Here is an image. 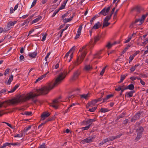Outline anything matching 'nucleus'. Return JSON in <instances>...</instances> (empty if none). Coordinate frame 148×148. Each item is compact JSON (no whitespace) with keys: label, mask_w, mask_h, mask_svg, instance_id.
Returning <instances> with one entry per match:
<instances>
[{"label":"nucleus","mask_w":148,"mask_h":148,"mask_svg":"<svg viewBox=\"0 0 148 148\" xmlns=\"http://www.w3.org/2000/svg\"><path fill=\"white\" fill-rule=\"evenodd\" d=\"M56 86V79L54 83H49L40 88L36 89L35 91L36 93L33 94L32 92H30L27 96L23 95H20L16 98H14L3 102H0V108L3 106L5 108H6L8 104H9L14 105L21 102H25L31 99H32V101L34 103H36L37 100L36 99H34V98L41 95H47Z\"/></svg>","instance_id":"1"},{"label":"nucleus","mask_w":148,"mask_h":148,"mask_svg":"<svg viewBox=\"0 0 148 148\" xmlns=\"http://www.w3.org/2000/svg\"><path fill=\"white\" fill-rule=\"evenodd\" d=\"M86 53L87 51H84V52L81 53L80 59L79 58H77L76 60L74 62L73 64L75 66H77L81 63L83 60Z\"/></svg>","instance_id":"2"},{"label":"nucleus","mask_w":148,"mask_h":148,"mask_svg":"<svg viewBox=\"0 0 148 148\" xmlns=\"http://www.w3.org/2000/svg\"><path fill=\"white\" fill-rule=\"evenodd\" d=\"M111 6H110L106 8L105 7L99 13V14H102V15L105 16L107 15L108 13L110 10Z\"/></svg>","instance_id":"3"},{"label":"nucleus","mask_w":148,"mask_h":148,"mask_svg":"<svg viewBox=\"0 0 148 148\" xmlns=\"http://www.w3.org/2000/svg\"><path fill=\"white\" fill-rule=\"evenodd\" d=\"M95 137V136H93L89 137L88 138L82 140V143H88L92 142L93 140Z\"/></svg>","instance_id":"4"},{"label":"nucleus","mask_w":148,"mask_h":148,"mask_svg":"<svg viewBox=\"0 0 148 148\" xmlns=\"http://www.w3.org/2000/svg\"><path fill=\"white\" fill-rule=\"evenodd\" d=\"M140 124V123L137 122L136 123L135 126L136 127L138 126V128L136 130V131L137 133H141L142 134V133L143 132L144 130L143 128L141 126H139Z\"/></svg>","instance_id":"5"},{"label":"nucleus","mask_w":148,"mask_h":148,"mask_svg":"<svg viewBox=\"0 0 148 148\" xmlns=\"http://www.w3.org/2000/svg\"><path fill=\"white\" fill-rule=\"evenodd\" d=\"M80 74L79 71V70H77L74 73L73 75L71 78V79L72 80H75L78 77Z\"/></svg>","instance_id":"6"},{"label":"nucleus","mask_w":148,"mask_h":148,"mask_svg":"<svg viewBox=\"0 0 148 148\" xmlns=\"http://www.w3.org/2000/svg\"><path fill=\"white\" fill-rule=\"evenodd\" d=\"M50 115L49 112H45L41 115V120H44L46 118L48 117Z\"/></svg>","instance_id":"7"},{"label":"nucleus","mask_w":148,"mask_h":148,"mask_svg":"<svg viewBox=\"0 0 148 148\" xmlns=\"http://www.w3.org/2000/svg\"><path fill=\"white\" fill-rule=\"evenodd\" d=\"M143 23H142L140 22V18L136 19L132 23L131 25L133 26V25L135 24H136V25H140L142 24Z\"/></svg>","instance_id":"8"},{"label":"nucleus","mask_w":148,"mask_h":148,"mask_svg":"<svg viewBox=\"0 0 148 148\" xmlns=\"http://www.w3.org/2000/svg\"><path fill=\"white\" fill-rule=\"evenodd\" d=\"M33 17V16H30L27 19L25 20L24 22L21 23V25L22 26L25 25V26L27 25H28V24L29 22L30 19L32 18Z\"/></svg>","instance_id":"9"},{"label":"nucleus","mask_w":148,"mask_h":148,"mask_svg":"<svg viewBox=\"0 0 148 148\" xmlns=\"http://www.w3.org/2000/svg\"><path fill=\"white\" fill-rule=\"evenodd\" d=\"M16 21H14V22H9L8 23L7 25V28H9L10 29L13 26L14 24L16 23Z\"/></svg>","instance_id":"10"},{"label":"nucleus","mask_w":148,"mask_h":148,"mask_svg":"<svg viewBox=\"0 0 148 148\" xmlns=\"http://www.w3.org/2000/svg\"><path fill=\"white\" fill-rule=\"evenodd\" d=\"M48 73H46L38 77L35 82V83H36L37 82L42 80L43 78L45 77Z\"/></svg>","instance_id":"11"},{"label":"nucleus","mask_w":148,"mask_h":148,"mask_svg":"<svg viewBox=\"0 0 148 148\" xmlns=\"http://www.w3.org/2000/svg\"><path fill=\"white\" fill-rule=\"evenodd\" d=\"M135 92L134 90H131L129 92H127L125 94V96L127 97H132L133 94Z\"/></svg>","instance_id":"12"},{"label":"nucleus","mask_w":148,"mask_h":148,"mask_svg":"<svg viewBox=\"0 0 148 148\" xmlns=\"http://www.w3.org/2000/svg\"><path fill=\"white\" fill-rule=\"evenodd\" d=\"M80 98L81 99H84L86 100L88 99V97L90 96V94L88 93L87 94H82V95H80Z\"/></svg>","instance_id":"13"},{"label":"nucleus","mask_w":148,"mask_h":148,"mask_svg":"<svg viewBox=\"0 0 148 148\" xmlns=\"http://www.w3.org/2000/svg\"><path fill=\"white\" fill-rule=\"evenodd\" d=\"M101 26V25L100 24V23L99 22H98L97 23L93 26L92 27L93 29H97L99 27H100Z\"/></svg>","instance_id":"14"},{"label":"nucleus","mask_w":148,"mask_h":148,"mask_svg":"<svg viewBox=\"0 0 148 148\" xmlns=\"http://www.w3.org/2000/svg\"><path fill=\"white\" fill-rule=\"evenodd\" d=\"M96 121V120L95 119V118H94V119H87V120L85 122H86V124H92V123H93V122H94L95 121Z\"/></svg>","instance_id":"15"},{"label":"nucleus","mask_w":148,"mask_h":148,"mask_svg":"<svg viewBox=\"0 0 148 148\" xmlns=\"http://www.w3.org/2000/svg\"><path fill=\"white\" fill-rule=\"evenodd\" d=\"M101 37V35H99V34L97 35V36H95L94 38V45H95L96 42L98 41Z\"/></svg>","instance_id":"16"},{"label":"nucleus","mask_w":148,"mask_h":148,"mask_svg":"<svg viewBox=\"0 0 148 148\" xmlns=\"http://www.w3.org/2000/svg\"><path fill=\"white\" fill-rule=\"evenodd\" d=\"M113 95L112 94L108 95H107L106 98L103 99V101L102 102L104 103L105 102L107 99H109L111 97H113Z\"/></svg>","instance_id":"17"},{"label":"nucleus","mask_w":148,"mask_h":148,"mask_svg":"<svg viewBox=\"0 0 148 148\" xmlns=\"http://www.w3.org/2000/svg\"><path fill=\"white\" fill-rule=\"evenodd\" d=\"M148 15V13H147L143 15L142 16L140 19V22L142 23H143L146 17Z\"/></svg>","instance_id":"18"},{"label":"nucleus","mask_w":148,"mask_h":148,"mask_svg":"<svg viewBox=\"0 0 148 148\" xmlns=\"http://www.w3.org/2000/svg\"><path fill=\"white\" fill-rule=\"evenodd\" d=\"M75 46L73 47L69 51L67 52L66 54H65V57H64V58H65V57H67L68 56H69V53L72 52V51H74L75 50Z\"/></svg>","instance_id":"19"},{"label":"nucleus","mask_w":148,"mask_h":148,"mask_svg":"<svg viewBox=\"0 0 148 148\" xmlns=\"http://www.w3.org/2000/svg\"><path fill=\"white\" fill-rule=\"evenodd\" d=\"M97 103V101L95 99L92 100L91 101L88 102V104L89 106H94L95 103Z\"/></svg>","instance_id":"20"},{"label":"nucleus","mask_w":148,"mask_h":148,"mask_svg":"<svg viewBox=\"0 0 148 148\" xmlns=\"http://www.w3.org/2000/svg\"><path fill=\"white\" fill-rule=\"evenodd\" d=\"M37 53L36 52H34L32 53H30L28 54L29 56L33 58H34L36 56Z\"/></svg>","instance_id":"21"},{"label":"nucleus","mask_w":148,"mask_h":148,"mask_svg":"<svg viewBox=\"0 0 148 148\" xmlns=\"http://www.w3.org/2000/svg\"><path fill=\"white\" fill-rule=\"evenodd\" d=\"M142 134L141 133H137V136L135 139V141L136 142L138 140L142 137Z\"/></svg>","instance_id":"22"},{"label":"nucleus","mask_w":148,"mask_h":148,"mask_svg":"<svg viewBox=\"0 0 148 148\" xmlns=\"http://www.w3.org/2000/svg\"><path fill=\"white\" fill-rule=\"evenodd\" d=\"M92 69V66L89 65H86L84 67V69L86 71H90Z\"/></svg>","instance_id":"23"},{"label":"nucleus","mask_w":148,"mask_h":148,"mask_svg":"<svg viewBox=\"0 0 148 148\" xmlns=\"http://www.w3.org/2000/svg\"><path fill=\"white\" fill-rule=\"evenodd\" d=\"M67 2V1H64L63 3L60 6V8H59L58 10L60 11V10H61L64 9Z\"/></svg>","instance_id":"24"},{"label":"nucleus","mask_w":148,"mask_h":148,"mask_svg":"<svg viewBox=\"0 0 148 148\" xmlns=\"http://www.w3.org/2000/svg\"><path fill=\"white\" fill-rule=\"evenodd\" d=\"M13 75H11L10 77L9 78L8 82H7V84L8 85L10 84L11 82L13 80Z\"/></svg>","instance_id":"25"},{"label":"nucleus","mask_w":148,"mask_h":148,"mask_svg":"<svg viewBox=\"0 0 148 148\" xmlns=\"http://www.w3.org/2000/svg\"><path fill=\"white\" fill-rule=\"evenodd\" d=\"M125 88L126 89H129L130 90H133L134 88V86L133 84H131L126 87Z\"/></svg>","instance_id":"26"},{"label":"nucleus","mask_w":148,"mask_h":148,"mask_svg":"<svg viewBox=\"0 0 148 148\" xmlns=\"http://www.w3.org/2000/svg\"><path fill=\"white\" fill-rule=\"evenodd\" d=\"M98 16L97 15H95L90 20V22L91 25H92V24H93V21Z\"/></svg>","instance_id":"27"},{"label":"nucleus","mask_w":148,"mask_h":148,"mask_svg":"<svg viewBox=\"0 0 148 148\" xmlns=\"http://www.w3.org/2000/svg\"><path fill=\"white\" fill-rule=\"evenodd\" d=\"M141 112H138L134 115V117L137 120L139 119L140 116V115H141Z\"/></svg>","instance_id":"28"},{"label":"nucleus","mask_w":148,"mask_h":148,"mask_svg":"<svg viewBox=\"0 0 148 148\" xmlns=\"http://www.w3.org/2000/svg\"><path fill=\"white\" fill-rule=\"evenodd\" d=\"M109 111V110L108 108H102L100 110V111L101 113H105Z\"/></svg>","instance_id":"29"},{"label":"nucleus","mask_w":148,"mask_h":148,"mask_svg":"<svg viewBox=\"0 0 148 148\" xmlns=\"http://www.w3.org/2000/svg\"><path fill=\"white\" fill-rule=\"evenodd\" d=\"M110 24V23L106 21H103V26L102 27L103 28V27H106L109 26Z\"/></svg>","instance_id":"30"},{"label":"nucleus","mask_w":148,"mask_h":148,"mask_svg":"<svg viewBox=\"0 0 148 148\" xmlns=\"http://www.w3.org/2000/svg\"><path fill=\"white\" fill-rule=\"evenodd\" d=\"M134 10L138 13H140L141 11L140 7L138 6L136 7Z\"/></svg>","instance_id":"31"},{"label":"nucleus","mask_w":148,"mask_h":148,"mask_svg":"<svg viewBox=\"0 0 148 148\" xmlns=\"http://www.w3.org/2000/svg\"><path fill=\"white\" fill-rule=\"evenodd\" d=\"M41 18V17H39L36 18L34 20L32 21V24L34 23L37 22L38 21H39L40 19Z\"/></svg>","instance_id":"32"},{"label":"nucleus","mask_w":148,"mask_h":148,"mask_svg":"<svg viewBox=\"0 0 148 148\" xmlns=\"http://www.w3.org/2000/svg\"><path fill=\"white\" fill-rule=\"evenodd\" d=\"M127 76V75H122L121 76L120 81L118 82V83H120L122 82Z\"/></svg>","instance_id":"33"},{"label":"nucleus","mask_w":148,"mask_h":148,"mask_svg":"<svg viewBox=\"0 0 148 148\" xmlns=\"http://www.w3.org/2000/svg\"><path fill=\"white\" fill-rule=\"evenodd\" d=\"M73 19V17H71L69 18H65L64 19V23H67L71 21Z\"/></svg>","instance_id":"34"},{"label":"nucleus","mask_w":148,"mask_h":148,"mask_svg":"<svg viewBox=\"0 0 148 148\" xmlns=\"http://www.w3.org/2000/svg\"><path fill=\"white\" fill-rule=\"evenodd\" d=\"M62 98L61 96H60L59 97L56 98L53 101V103H58V101L60 99Z\"/></svg>","instance_id":"35"},{"label":"nucleus","mask_w":148,"mask_h":148,"mask_svg":"<svg viewBox=\"0 0 148 148\" xmlns=\"http://www.w3.org/2000/svg\"><path fill=\"white\" fill-rule=\"evenodd\" d=\"M91 125V124H89L88 125L86 126L85 127H83L82 128V130L83 131L87 130L90 127Z\"/></svg>","instance_id":"36"},{"label":"nucleus","mask_w":148,"mask_h":148,"mask_svg":"<svg viewBox=\"0 0 148 148\" xmlns=\"http://www.w3.org/2000/svg\"><path fill=\"white\" fill-rule=\"evenodd\" d=\"M83 25L82 24H81L79 26L78 29L77 33H79L81 34V31L82 29V26Z\"/></svg>","instance_id":"37"},{"label":"nucleus","mask_w":148,"mask_h":148,"mask_svg":"<svg viewBox=\"0 0 148 148\" xmlns=\"http://www.w3.org/2000/svg\"><path fill=\"white\" fill-rule=\"evenodd\" d=\"M10 145V143H6L4 144L2 146H1L0 148H5L7 146Z\"/></svg>","instance_id":"38"},{"label":"nucleus","mask_w":148,"mask_h":148,"mask_svg":"<svg viewBox=\"0 0 148 148\" xmlns=\"http://www.w3.org/2000/svg\"><path fill=\"white\" fill-rule=\"evenodd\" d=\"M55 119V117L53 116L51 117H50L48 119H47L46 121V122H47L49 121H52L53 120H54Z\"/></svg>","instance_id":"39"},{"label":"nucleus","mask_w":148,"mask_h":148,"mask_svg":"<svg viewBox=\"0 0 148 148\" xmlns=\"http://www.w3.org/2000/svg\"><path fill=\"white\" fill-rule=\"evenodd\" d=\"M23 136V134L22 133H20L19 134H18L14 136V137L15 138L16 137H18L20 138L21 137Z\"/></svg>","instance_id":"40"},{"label":"nucleus","mask_w":148,"mask_h":148,"mask_svg":"<svg viewBox=\"0 0 148 148\" xmlns=\"http://www.w3.org/2000/svg\"><path fill=\"white\" fill-rule=\"evenodd\" d=\"M108 138L110 141H112L114 139H116L115 136H114L109 137Z\"/></svg>","instance_id":"41"},{"label":"nucleus","mask_w":148,"mask_h":148,"mask_svg":"<svg viewBox=\"0 0 148 148\" xmlns=\"http://www.w3.org/2000/svg\"><path fill=\"white\" fill-rule=\"evenodd\" d=\"M113 45L112 44H111L109 42L106 45V47H107L108 49H110Z\"/></svg>","instance_id":"42"},{"label":"nucleus","mask_w":148,"mask_h":148,"mask_svg":"<svg viewBox=\"0 0 148 148\" xmlns=\"http://www.w3.org/2000/svg\"><path fill=\"white\" fill-rule=\"evenodd\" d=\"M32 114V112H31L25 111L24 113V114L30 116Z\"/></svg>","instance_id":"43"},{"label":"nucleus","mask_w":148,"mask_h":148,"mask_svg":"<svg viewBox=\"0 0 148 148\" xmlns=\"http://www.w3.org/2000/svg\"><path fill=\"white\" fill-rule=\"evenodd\" d=\"M31 127V125H29L28 127H25L24 129V132H26L29 130Z\"/></svg>","instance_id":"44"},{"label":"nucleus","mask_w":148,"mask_h":148,"mask_svg":"<svg viewBox=\"0 0 148 148\" xmlns=\"http://www.w3.org/2000/svg\"><path fill=\"white\" fill-rule=\"evenodd\" d=\"M97 107H94L91 109H90L88 110L90 112H94L97 108Z\"/></svg>","instance_id":"45"},{"label":"nucleus","mask_w":148,"mask_h":148,"mask_svg":"<svg viewBox=\"0 0 148 148\" xmlns=\"http://www.w3.org/2000/svg\"><path fill=\"white\" fill-rule=\"evenodd\" d=\"M10 69H6L5 70V72L4 73V75H6L8 74L9 72Z\"/></svg>","instance_id":"46"},{"label":"nucleus","mask_w":148,"mask_h":148,"mask_svg":"<svg viewBox=\"0 0 148 148\" xmlns=\"http://www.w3.org/2000/svg\"><path fill=\"white\" fill-rule=\"evenodd\" d=\"M111 18L109 17L108 16H107L103 20V21L108 22V21L110 20Z\"/></svg>","instance_id":"47"},{"label":"nucleus","mask_w":148,"mask_h":148,"mask_svg":"<svg viewBox=\"0 0 148 148\" xmlns=\"http://www.w3.org/2000/svg\"><path fill=\"white\" fill-rule=\"evenodd\" d=\"M56 103H53V104L51 105L52 107L55 108L56 109H57L58 108V105L55 104Z\"/></svg>","instance_id":"48"},{"label":"nucleus","mask_w":148,"mask_h":148,"mask_svg":"<svg viewBox=\"0 0 148 148\" xmlns=\"http://www.w3.org/2000/svg\"><path fill=\"white\" fill-rule=\"evenodd\" d=\"M133 56H130L129 58V63H130L134 58Z\"/></svg>","instance_id":"49"},{"label":"nucleus","mask_w":148,"mask_h":148,"mask_svg":"<svg viewBox=\"0 0 148 148\" xmlns=\"http://www.w3.org/2000/svg\"><path fill=\"white\" fill-rule=\"evenodd\" d=\"M59 10H55L54 13H53V15H52L51 16L52 17H54L55 15L59 12Z\"/></svg>","instance_id":"50"},{"label":"nucleus","mask_w":148,"mask_h":148,"mask_svg":"<svg viewBox=\"0 0 148 148\" xmlns=\"http://www.w3.org/2000/svg\"><path fill=\"white\" fill-rule=\"evenodd\" d=\"M132 38V36L129 37L128 38V39L126 40L124 43H126L128 42Z\"/></svg>","instance_id":"51"},{"label":"nucleus","mask_w":148,"mask_h":148,"mask_svg":"<svg viewBox=\"0 0 148 148\" xmlns=\"http://www.w3.org/2000/svg\"><path fill=\"white\" fill-rule=\"evenodd\" d=\"M122 88H121V86H119L117 88H116L115 89V90L117 91H119L121 90V89Z\"/></svg>","instance_id":"52"},{"label":"nucleus","mask_w":148,"mask_h":148,"mask_svg":"<svg viewBox=\"0 0 148 148\" xmlns=\"http://www.w3.org/2000/svg\"><path fill=\"white\" fill-rule=\"evenodd\" d=\"M136 68L134 66H132L130 69V70L131 73H132L136 69Z\"/></svg>","instance_id":"53"},{"label":"nucleus","mask_w":148,"mask_h":148,"mask_svg":"<svg viewBox=\"0 0 148 148\" xmlns=\"http://www.w3.org/2000/svg\"><path fill=\"white\" fill-rule=\"evenodd\" d=\"M140 76L141 77H144V78H147V75H145V74H143L142 73H141L140 74Z\"/></svg>","instance_id":"54"},{"label":"nucleus","mask_w":148,"mask_h":148,"mask_svg":"<svg viewBox=\"0 0 148 148\" xmlns=\"http://www.w3.org/2000/svg\"><path fill=\"white\" fill-rule=\"evenodd\" d=\"M46 145L45 143H43L42 144L40 145L39 147L40 148H45Z\"/></svg>","instance_id":"55"},{"label":"nucleus","mask_w":148,"mask_h":148,"mask_svg":"<svg viewBox=\"0 0 148 148\" xmlns=\"http://www.w3.org/2000/svg\"><path fill=\"white\" fill-rule=\"evenodd\" d=\"M9 30L10 29L9 28H7V27L6 28H5L3 29V32H6Z\"/></svg>","instance_id":"56"},{"label":"nucleus","mask_w":148,"mask_h":148,"mask_svg":"<svg viewBox=\"0 0 148 148\" xmlns=\"http://www.w3.org/2000/svg\"><path fill=\"white\" fill-rule=\"evenodd\" d=\"M46 123V122H45L44 123H41L38 126V128L40 129L41 128L42 126L43 125H44Z\"/></svg>","instance_id":"57"},{"label":"nucleus","mask_w":148,"mask_h":148,"mask_svg":"<svg viewBox=\"0 0 148 148\" xmlns=\"http://www.w3.org/2000/svg\"><path fill=\"white\" fill-rule=\"evenodd\" d=\"M74 97V95H71L70 96H69V97L66 99V100L67 101L69 100L70 99H71L73 98Z\"/></svg>","instance_id":"58"},{"label":"nucleus","mask_w":148,"mask_h":148,"mask_svg":"<svg viewBox=\"0 0 148 148\" xmlns=\"http://www.w3.org/2000/svg\"><path fill=\"white\" fill-rule=\"evenodd\" d=\"M126 90L125 87L124 88H122V89H121V91L120 94V95L121 96L122 95L123 92L124 91V90Z\"/></svg>","instance_id":"59"},{"label":"nucleus","mask_w":148,"mask_h":148,"mask_svg":"<svg viewBox=\"0 0 148 148\" xmlns=\"http://www.w3.org/2000/svg\"><path fill=\"white\" fill-rule=\"evenodd\" d=\"M36 3V1H34L32 3L31 6L30 8H32V7H33L35 5Z\"/></svg>","instance_id":"60"},{"label":"nucleus","mask_w":148,"mask_h":148,"mask_svg":"<svg viewBox=\"0 0 148 148\" xmlns=\"http://www.w3.org/2000/svg\"><path fill=\"white\" fill-rule=\"evenodd\" d=\"M68 12H69V11H68L67 12V13L65 14H64L62 16V18H64L65 17L67 16L68 14Z\"/></svg>","instance_id":"61"},{"label":"nucleus","mask_w":148,"mask_h":148,"mask_svg":"<svg viewBox=\"0 0 148 148\" xmlns=\"http://www.w3.org/2000/svg\"><path fill=\"white\" fill-rule=\"evenodd\" d=\"M74 67H71V66H70L69 67V71L68 73H69L73 69Z\"/></svg>","instance_id":"62"},{"label":"nucleus","mask_w":148,"mask_h":148,"mask_svg":"<svg viewBox=\"0 0 148 148\" xmlns=\"http://www.w3.org/2000/svg\"><path fill=\"white\" fill-rule=\"evenodd\" d=\"M103 143H106L110 141L108 139V138H106L104 139L103 140Z\"/></svg>","instance_id":"63"},{"label":"nucleus","mask_w":148,"mask_h":148,"mask_svg":"<svg viewBox=\"0 0 148 148\" xmlns=\"http://www.w3.org/2000/svg\"><path fill=\"white\" fill-rule=\"evenodd\" d=\"M19 84H17L13 88L14 90H15L19 86Z\"/></svg>","instance_id":"64"}]
</instances>
